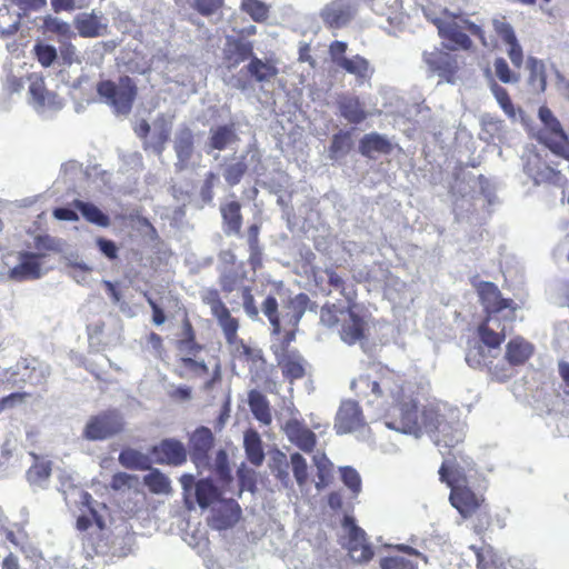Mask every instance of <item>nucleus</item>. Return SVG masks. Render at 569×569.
<instances>
[{
    "mask_svg": "<svg viewBox=\"0 0 569 569\" xmlns=\"http://www.w3.org/2000/svg\"><path fill=\"white\" fill-rule=\"evenodd\" d=\"M119 500H76L71 508L74 528L89 557L124 558L136 543V532L127 522L114 525Z\"/></svg>",
    "mask_w": 569,
    "mask_h": 569,
    "instance_id": "1",
    "label": "nucleus"
},
{
    "mask_svg": "<svg viewBox=\"0 0 569 569\" xmlns=\"http://www.w3.org/2000/svg\"><path fill=\"white\" fill-rule=\"evenodd\" d=\"M351 389L360 397H373L387 406L386 426L402 433L419 436L421 425L418 403L405 390L403 379L395 371L380 369L376 377L360 375L351 382Z\"/></svg>",
    "mask_w": 569,
    "mask_h": 569,
    "instance_id": "2",
    "label": "nucleus"
},
{
    "mask_svg": "<svg viewBox=\"0 0 569 569\" xmlns=\"http://www.w3.org/2000/svg\"><path fill=\"white\" fill-rule=\"evenodd\" d=\"M201 300L210 308L212 317L222 330L227 345L231 347L232 356L246 361L249 365L250 373L254 378L267 375V361L262 351L251 348L238 337L239 320L231 315L229 308L222 301L219 290L216 288L206 289L201 293Z\"/></svg>",
    "mask_w": 569,
    "mask_h": 569,
    "instance_id": "3",
    "label": "nucleus"
},
{
    "mask_svg": "<svg viewBox=\"0 0 569 569\" xmlns=\"http://www.w3.org/2000/svg\"><path fill=\"white\" fill-rule=\"evenodd\" d=\"M430 21L436 26L439 37L446 41L445 44L449 50H469L472 47L469 34L477 37L482 46H488L481 27L463 14L452 13L446 9L441 17L432 18Z\"/></svg>",
    "mask_w": 569,
    "mask_h": 569,
    "instance_id": "4",
    "label": "nucleus"
},
{
    "mask_svg": "<svg viewBox=\"0 0 569 569\" xmlns=\"http://www.w3.org/2000/svg\"><path fill=\"white\" fill-rule=\"evenodd\" d=\"M212 471L217 477L218 482L221 483V489L224 492L242 495L249 492L251 495L256 491L257 472L244 465L237 470V480L231 475L229 465V457L224 449H219L213 459Z\"/></svg>",
    "mask_w": 569,
    "mask_h": 569,
    "instance_id": "5",
    "label": "nucleus"
},
{
    "mask_svg": "<svg viewBox=\"0 0 569 569\" xmlns=\"http://www.w3.org/2000/svg\"><path fill=\"white\" fill-rule=\"evenodd\" d=\"M97 93L116 114H129L138 96V88L129 76L119 77L118 81L101 80L97 83Z\"/></svg>",
    "mask_w": 569,
    "mask_h": 569,
    "instance_id": "6",
    "label": "nucleus"
},
{
    "mask_svg": "<svg viewBox=\"0 0 569 569\" xmlns=\"http://www.w3.org/2000/svg\"><path fill=\"white\" fill-rule=\"evenodd\" d=\"M184 508L191 511L198 505L201 510H209L207 523L210 528L222 531L234 527L242 516L237 500H183Z\"/></svg>",
    "mask_w": 569,
    "mask_h": 569,
    "instance_id": "7",
    "label": "nucleus"
},
{
    "mask_svg": "<svg viewBox=\"0 0 569 569\" xmlns=\"http://www.w3.org/2000/svg\"><path fill=\"white\" fill-rule=\"evenodd\" d=\"M341 527L343 530L342 543L343 548L348 551L350 558L359 563L370 561L375 551L371 543L368 540L366 531L359 527L352 515H345L341 520Z\"/></svg>",
    "mask_w": 569,
    "mask_h": 569,
    "instance_id": "8",
    "label": "nucleus"
},
{
    "mask_svg": "<svg viewBox=\"0 0 569 569\" xmlns=\"http://www.w3.org/2000/svg\"><path fill=\"white\" fill-rule=\"evenodd\" d=\"M535 348L525 338L517 336L506 345L505 358L508 366H495L491 368V375L496 380L503 382L515 376L513 367L525 365L533 355Z\"/></svg>",
    "mask_w": 569,
    "mask_h": 569,
    "instance_id": "9",
    "label": "nucleus"
},
{
    "mask_svg": "<svg viewBox=\"0 0 569 569\" xmlns=\"http://www.w3.org/2000/svg\"><path fill=\"white\" fill-rule=\"evenodd\" d=\"M216 438L210 428L200 426L196 428L188 440V455L190 460L200 471L202 469H211L213 462H210V452L214 447Z\"/></svg>",
    "mask_w": 569,
    "mask_h": 569,
    "instance_id": "10",
    "label": "nucleus"
},
{
    "mask_svg": "<svg viewBox=\"0 0 569 569\" xmlns=\"http://www.w3.org/2000/svg\"><path fill=\"white\" fill-rule=\"evenodd\" d=\"M123 428L121 415L117 410H107L89 419L83 436L88 440H104L120 433Z\"/></svg>",
    "mask_w": 569,
    "mask_h": 569,
    "instance_id": "11",
    "label": "nucleus"
},
{
    "mask_svg": "<svg viewBox=\"0 0 569 569\" xmlns=\"http://www.w3.org/2000/svg\"><path fill=\"white\" fill-rule=\"evenodd\" d=\"M477 292L483 306L486 317H495L505 309H509L510 319L515 318L517 306L511 299L503 298L499 288L489 281H481L477 286Z\"/></svg>",
    "mask_w": 569,
    "mask_h": 569,
    "instance_id": "12",
    "label": "nucleus"
},
{
    "mask_svg": "<svg viewBox=\"0 0 569 569\" xmlns=\"http://www.w3.org/2000/svg\"><path fill=\"white\" fill-rule=\"evenodd\" d=\"M152 460L157 465L179 467L187 462L188 451L184 445L174 438L162 439L149 450Z\"/></svg>",
    "mask_w": 569,
    "mask_h": 569,
    "instance_id": "13",
    "label": "nucleus"
},
{
    "mask_svg": "<svg viewBox=\"0 0 569 569\" xmlns=\"http://www.w3.org/2000/svg\"><path fill=\"white\" fill-rule=\"evenodd\" d=\"M366 426L361 407L356 400L341 401L335 417L333 428L338 435L358 431Z\"/></svg>",
    "mask_w": 569,
    "mask_h": 569,
    "instance_id": "14",
    "label": "nucleus"
},
{
    "mask_svg": "<svg viewBox=\"0 0 569 569\" xmlns=\"http://www.w3.org/2000/svg\"><path fill=\"white\" fill-rule=\"evenodd\" d=\"M556 164L547 163L536 154L533 159L528 160L525 171L533 180L535 184H551L565 188L568 186V179L561 170L556 168Z\"/></svg>",
    "mask_w": 569,
    "mask_h": 569,
    "instance_id": "15",
    "label": "nucleus"
},
{
    "mask_svg": "<svg viewBox=\"0 0 569 569\" xmlns=\"http://www.w3.org/2000/svg\"><path fill=\"white\" fill-rule=\"evenodd\" d=\"M439 479L450 488L449 498H476L463 470L452 463L442 462Z\"/></svg>",
    "mask_w": 569,
    "mask_h": 569,
    "instance_id": "16",
    "label": "nucleus"
},
{
    "mask_svg": "<svg viewBox=\"0 0 569 569\" xmlns=\"http://www.w3.org/2000/svg\"><path fill=\"white\" fill-rule=\"evenodd\" d=\"M46 257L43 252H19V263L8 272L10 280L21 282L29 279H39L41 272V259Z\"/></svg>",
    "mask_w": 569,
    "mask_h": 569,
    "instance_id": "17",
    "label": "nucleus"
},
{
    "mask_svg": "<svg viewBox=\"0 0 569 569\" xmlns=\"http://www.w3.org/2000/svg\"><path fill=\"white\" fill-rule=\"evenodd\" d=\"M539 119L543 123V128L539 130L538 140L550 150V143H566L569 141L567 133L563 131L561 123L553 116L548 107L539 108Z\"/></svg>",
    "mask_w": 569,
    "mask_h": 569,
    "instance_id": "18",
    "label": "nucleus"
},
{
    "mask_svg": "<svg viewBox=\"0 0 569 569\" xmlns=\"http://www.w3.org/2000/svg\"><path fill=\"white\" fill-rule=\"evenodd\" d=\"M492 24L497 36L507 46V54L512 66L519 70L523 64L525 54L512 26L503 19H495Z\"/></svg>",
    "mask_w": 569,
    "mask_h": 569,
    "instance_id": "19",
    "label": "nucleus"
},
{
    "mask_svg": "<svg viewBox=\"0 0 569 569\" xmlns=\"http://www.w3.org/2000/svg\"><path fill=\"white\" fill-rule=\"evenodd\" d=\"M282 430L288 440L300 450L310 453L316 448L317 436L303 421L296 418L288 419Z\"/></svg>",
    "mask_w": 569,
    "mask_h": 569,
    "instance_id": "20",
    "label": "nucleus"
},
{
    "mask_svg": "<svg viewBox=\"0 0 569 569\" xmlns=\"http://www.w3.org/2000/svg\"><path fill=\"white\" fill-rule=\"evenodd\" d=\"M423 60L433 72H437L448 82H453L459 70V64L455 56L436 49L431 52H425Z\"/></svg>",
    "mask_w": 569,
    "mask_h": 569,
    "instance_id": "21",
    "label": "nucleus"
},
{
    "mask_svg": "<svg viewBox=\"0 0 569 569\" xmlns=\"http://www.w3.org/2000/svg\"><path fill=\"white\" fill-rule=\"evenodd\" d=\"M254 56L253 43L240 38L228 37L223 49V64L228 70L236 69L240 63Z\"/></svg>",
    "mask_w": 569,
    "mask_h": 569,
    "instance_id": "22",
    "label": "nucleus"
},
{
    "mask_svg": "<svg viewBox=\"0 0 569 569\" xmlns=\"http://www.w3.org/2000/svg\"><path fill=\"white\" fill-rule=\"evenodd\" d=\"M180 483L183 489L184 498H189L194 490V498H221L224 491L219 486L214 485L211 478H203L196 481L194 477L190 473H184L180 478Z\"/></svg>",
    "mask_w": 569,
    "mask_h": 569,
    "instance_id": "23",
    "label": "nucleus"
},
{
    "mask_svg": "<svg viewBox=\"0 0 569 569\" xmlns=\"http://www.w3.org/2000/svg\"><path fill=\"white\" fill-rule=\"evenodd\" d=\"M347 318L343 319L339 330L340 338L348 345H355L366 337L367 322L353 308H346Z\"/></svg>",
    "mask_w": 569,
    "mask_h": 569,
    "instance_id": "24",
    "label": "nucleus"
},
{
    "mask_svg": "<svg viewBox=\"0 0 569 569\" xmlns=\"http://www.w3.org/2000/svg\"><path fill=\"white\" fill-rule=\"evenodd\" d=\"M320 17L326 27L340 29L351 20L350 3L347 0H333L321 10Z\"/></svg>",
    "mask_w": 569,
    "mask_h": 569,
    "instance_id": "25",
    "label": "nucleus"
},
{
    "mask_svg": "<svg viewBox=\"0 0 569 569\" xmlns=\"http://www.w3.org/2000/svg\"><path fill=\"white\" fill-rule=\"evenodd\" d=\"M173 373L180 379H199L208 376L209 367L204 360H197L190 355H179L176 359Z\"/></svg>",
    "mask_w": 569,
    "mask_h": 569,
    "instance_id": "26",
    "label": "nucleus"
},
{
    "mask_svg": "<svg viewBox=\"0 0 569 569\" xmlns=\"http://www.w3.org/2000/svg\"><path fill=\"white\" fill-rule=\"evenodd\" d=\"M274 357L284 379L293 382L305 377V359L299 351L276 353Z\"/></svg>",
    "mask_w": 569,
    "mask_h": 569,
    "instance_id": "27",
    "label": "nucleus"
},
{
    "mask_svg": "<svg viewBox=\"0 0 569 569\" xmlns=\"http://www.w3.org/2000/svg\"><path fill=\"white\" fill-rule=\"evenodd\" d=\"M74 28L82 38H97L107 33L108 26L101 17L92 12L79 13L73 20Z\"/></svg>",
    "mask_w": 569,
    "mask_h": 569,
    "instance_id": "28",
    "label": "nucleus"
},
{
    "mask_svg": "<svg viewBox=\"0 0 569 569\" xmlns=\"http://www.w3.org/2000/svg\"><path fill=\"white\" fill-rule=\"evenodd\" d=\"M176 348L179 355H190L193 357H197L204 348L203 345L198 342L196 330L188 316L182 319L181 332L176 341Z\"/></svg>",
    "mask_w": 569,
    "mask_h": 569,
    "instance_id": "29",
    "label": "nucleus"
},
{
    "mask_svg": "<svg viewBox=\"0 0 569 569\" xmlns=\"http://www.w3.org/2000/svg\"><path fill=\"white\" fill-rule=\"evenodd\" d=\"M337 103L341 117L349 123L359 124L368 117V112L359 97L342 96Z\"/></svg>",
    "mask_w": 569,
    "mask_h": 569,
    "instance_id": "30",
    "label": "nucleus"
},
{
    "mask_svg": "<svg viewBox=\"0 0 569 569\" xmlns=\"http://www.w3.org/2000/svg\"><path fill=\"white\" fill-rule=\"evenodd\" d=\"M223 231L226 234H237L241 232L243 217L239 201H229L220 206Z\"/></svg>",
    "mask_w": 569,
    "mask_h": 569,
    "instance_id": "31",
    "label": "nucleus"
},
{
    "mask_svg": "<svg viewBox=\"0 0 569 569\" xmlns=\"http://www.w3.org/2000/svg\"><path fill=\"white\" fill-rule=\"evenodd\" d=\"M339 67L348 73L353 74L359 84L369 82L375 72V69L370 66V62L360 54H356L348 59H340Z\"/></svg>",
    "mask_w": 569,
    "mask_h": 569,
    "instance_id": "32",
    "label": "nucleus"
},
{
    "mask_svg": "<svg viewBox=\"0 0 569 569\" xmlns=\"http://www.w3.org/2000/svg\"><path fill=\"white\" fill-rule=\"evenodd\" d=\"M359 151L363 157L373 158L375 153L389 154L392 151V144L386 137L371 132L360 139Z\"/></svg>",
    "mask_w": 569,
    "mask_h": 569,
    "instance_id": "33",
    "label": "nucleus"
},
{
    "mask_svg": "<svg viewBox=\"0 0 569 569\" xmlns=\"http://www.w3.org/2000/svg\"><path fill=\"white\" fill-rule=\"evenodd\" d=\"M470 549L476 555L477 569H507L503 559L498 555L492 546L488 543H483L481 547L472 545L470 546Z\"/></svg>",
    "mask_w": 569,
    "mask_h": 569,
    "instance_id": "34",
    "label": "nucleus"
},
{
    "mask_svg": "<svg viewBox=\"0 0 569 569\" xmlns=\"http://www.w3.org/2000/svg\"><path fill=\"white\" fill-rule=\"evenodd\" d=\"M121 466L132 470H151L152 457L132 448L123 449L118 457Z\"/></svg>",
    "mask_w": 569,
    "mask_h": 569,
    "instance_id": "35",
    "label": "nucleus"
},
{
    "mask_svg": "<svg viewBox=\"0 0 569 569\" xmlns=\"http://www.w3.org/2000/svg\"><path fill=\"white\" fill-rule=\"evenodd\" d=\"M248 405L253 417L263 425H270L272 415L270 405L266 396L259 390H250L248 393Z\"/></svg>",
    "mask_w": 569,
    "mask_h": 569,
    "instance_id": "36",
    "label": "nucleus"
},
{
    "mask_svg": "<svg viewBox=\"0 0 569 569\" xmlns=\"http://www.w3.org/2000/svg\"><path fill=\"white\" fill-rule=\"evenodd\" d=\"M526 68L529 71L528 84L537 92H543L547 88L545 62L536 57L529 56L526 60Z\"/></svg>",
    "mask_w": 569,
    "mask_h": 569,
    "instance_id": "37",
    "label": "nucleus"
},
{
    "mask_svg": "<svg viewBox=\"0 0 569 569\" xmlns=\"http://www.w3.org/2000/svg\"><path fill=\"white\" fill-rule=\"evenodd\" d=\"M237 140L238 136L234 130V124H222L210 130L209 147L213 150L221 151Z\"/></svg>",
    "mask_w": 569,
    "mask_h": 569,
    "instance_id": "38",
    "label": "nucleus"
},
{
    "mask_svg": "<svg viewBox=\"0 0 569 569\" xmlns=\"http://www.w3.org/2000/svg\"><path fill=\"white\" fill-rule=\"evenodd\" d=\"M243 447L250 463L257 467L261 466L264 460V451L261 438L256 430L250 429L246 431Z\"/></svg>",
    "mask_w": 569,
    "mask_h": 569,
    "instance_id": "39",
    "label": "nucleus"
},
{
    "mask_svg": "<svg viewBox=\"0 0 569 569\" xmlns=\"http://www.w3.org/2000/svg\"><path fill=\"white\" fill-rule=\"evenodd\" d=\"M72 207L78 209L88 222L102 228L110 226L111 221L109 216L102 212L93 203L76 199L72 201Z\"/></svg>",
    "mask_w": 569,
    "mask_h": 569,
    "instance_id": "40",
    "label": "nucleus"
},
{
    "mask_svg": "<svg viewBox=\"0 0 569 569\" xmlns=\"http://www.w3.org/2000/svg\"><path fill=\"white\" fill-rule=\"evenodd\" d=\"M495 317H485V319L477 328V333L481 342L490 349L499 348L507 336L505 327H502L500 331H495L490 328L489 323Z\"/></svg>",
    "mask_w": 569,
    "mask_h": 569,
    "instance_id": "41",
    "label": "nucleus"
},
{
    "mask_svg": "<svg viewBox=\"0 0 569 569\" xmlns=\"http://www.w3.org/2000/svg\"><path fill=\"white\" fill-rule=\"evenodd\" d=\"M352 149V139L350 130H340L335 133L331 138L329 146V157L332 160H337L341 157L347 156Z\"/></svg>",
    "mask_w": 569,
    "mask_h": 569,
    "instance_id": "42",
    "label": "nucleus"
},
{
    "mask_svg": "<svg viewBox=\"0 0 569 569\" xmlns=\"http://www.w3.org/2000/svg\"><path fill=\"white\" fill-rule=\"evenodd\" d=\"M248 72L258 81L266 82L278 74V68L253 56L247 64Z\"/></svg>",
    "mask_w": 569,
    "mask_h": 569,
    "instance_id": "43",
    "label": "nucleus"
},
{
    "mask_svg": "<svg viewBox=\"0 0 569 569\" xmlns=\"http://www.w3.org/2000/svg\"><path fill=\"white\" fill-rule=\"evenodd\" d=\"M194 137L190 128H181L176 136L174 151L181 161L189 160L193 151Z\"/></svg>",
    "mask_w": 569,
    "mask_h": 569,
    "instance_id": "44",
    "label": "nucleus"
},
{
    "mask_svg": "<svg viewBox=\"0 0 569 569\" xmlns=\"http://www.w3.org/2000/svg\"><path fill=\"white\" fill-rule=\"evenodd\" d=\"M143 482L152 493L169 495L171 492L169 478L158 469H152L146 475Z\"/></svg>",
    "mask_w": 569,
    "mask_h": 569,
    "instance_id": "45",
    "label": "nucleus"
},
{
    "mask_svg": "<svg viewBox=\"0 0 569 569\" xmlns=\"http://www.w3.org/2000/svg\"><path fill=\"white\" fill-rule=\"evenodd\" d=\"M313 460L317 467L316 487L318 489L326 488L333 479V465L325 455L315 456Z\"/></svg>",
    "mask_w": 569,
    "mask_h": 569,
    "instance_id": "46",
    "label": "nucleus"
},
{
    "mask_svg": "<svg viewBox=\"0 0 569 569\" xmlns=\"http://www.w3.org/2000/svg\"><path fill=\"white\" fill-rule=\"evenodd\" d=\"M34 462L27 471V479L31 485H41L51 475V462L40 461L37 455H32Z\"/></svg>",
    "mask_w": 569,
    "mask_h": 569,
    "instance_id": "47",
    "label": "nucleus"
},
{
    "mask_svg": "<svg viewBox=\"0 0 569 569\" xmlns=\"http://www.w3.org/2000/svg\"><path fill=\"white\" fill-rule=\"evenodd\" d=\"M140 486L139 477L126 472H117L112 476L110 488L122 493L138 491Z\"/></svg>",
    "mask_w": 569,
    "mask_h": 569,
    "instance_id": "48",
    "label": "nucleus"
},
{
    "mask_svg": "<svg viewBox=\"0 0 569 569\" xmlns=\"http://www.w3.org/2000/svg\"><path fill=\"white\" fill-rule=\"evenodd\" d=\"M419 420L421 430L425 429L427 432H436L439 430L445 418L438 408L429 406L422 409Z\"/></svg>",
    "mask_w": 569,
    "mask_h": 569,
    "instance_id": "49",
    "label": "nucleus"
},
{
    "mask_svg": "<svg viewBox=\"0 0 569 569\" xmlns=\"http://www.w3.org/2000/svg\"><path fill=\"white\" fill-rule=\"evenodd\" d=\"M241 10L256 22H264L269 17V7L260 0H242Z\"/></svg>",
    "mask_w": 569,
    "mask_h": 569,
    "instance_id": "50",
    "label": "nucleus"
},
{
    "mask_svg": "<svg viewBox=\"0 0 569 569\" xmlns=\"http://www.w3.org/2000/svg\"><path fill=\"white\" fill-rule=\"evenodd\" d=\"M340 478L345 487L352 496H358L361 492L362 480L359 472L352 467H341Z\"/></svg>",
    "mask_w": 569,
    "mask_h": 569,
    "instance_id": "51",
    "label": "nucleus"
},
{
    "mask_svg": "<svg viewBox=\"0 0 569 569\" xmlns=\"http://www.w3.org/2000/svg\"><path fill=\"white\" fill-rule=\"evenodd\" d=\"M43 29L46 32L54 33L62 39H70L73 36L68 22L51 16L44 18Z\"/></svg>",
    "mask_w": 569,
    "mask_h": 569,
    "instance_id": "52",
    "label": "nucleus"
},
{
    "mask_svg": "<svg viewBox=\"0 0 569 569\" xmlns=\"http://www.w3.org/2000/svg\"><path fill=\"white\" fill-rule=\"evenodd\" d=\"M346 309L339 308L336 303H325L320 309V321L327 328H335L340 322V315H345Z\"/></svg>",
    "mask_w": 569,
    "mask_h": 569,
    "instance_id": "53",
    "label": "nucleus"
},
{
    "mask_svg": "<svg viewBox=\"0 0 569 569\" xmlns=\"http://www.w3.org/2000/svg\"><path fill=\"white\" fill-rule=\"evenodd\" d=\"M493 68L496 77L502 83H518L520 80V73L518 71H512L508 64V62L499 57L493 61Z\"/></svg>",
    "mask_w": 569,
    "mask_h": 569,
    "instance_id": "54",
    "label": "nucleus"
},
{
    "mask_svg": "<svg viewBox=\"0 0 569 569\" xmlns=\"http://www.w3.org/2000/svg\"><path fill=\"white\" fill-rule=\"evenodd\" d=\"M290 463L297 483L301 488L307 486L309 481V475L306 459L299 452H295L290 456Z\"/></svg>",
    "mask_w": 569,
    "mask_h": 569,
    "instance_id": "55",
    "label": "nucleus"
},
{
    "mask_svg": "<svg viewBox=\"0 0 569 569\" xmlns=\"http://www.w3.org/2000/svg\"><path fill=\"white\" fill-rule=\"evenodd\" d=\"M308 302L309 297L306 293H299L293 299L288 301L287 307L291 309V312L288 313V316H290V323L292 326L298 325L307 309Z\"/></svg>",
    "mask_w": 569,
    "mask_h": 569,
    "instance_id": "56",
    "label": "nucleus"
},
{
    "mask_svg": "<svg viewBox=\"0 0 569 569\" xmlns=\"http://www.w3.org/2000/svg\"><path fill=\"white\" fill-rule=\"evenodd\" d=\"M262 312L270 321L273 332L279 333L281 330L280 315L278 311V301L273 296H268L262 302Z\"/></svg>",
    "mask_w": 569,
    "mask_h": 569,
    "instance_id": "57",
    "label": "nucleus"
},
{
    "mask_svg": "<svg viewBox=\"0 0 569 569\" xmlns=\"http://www.w3.org/2000/svg\"><path fill=\"white\" fill-rule=\"evenodd\" d=\"M491 92L493 93L497 102L509 117L516 116L515 106L506 88L501 87L497 82H492L490 86Z\"/></svg>",
    "mask_w": 569,
    "mask_h": 569,
    "instance_id": "58",
    "label": "nucleus"
},
{
    "mask_svg": "<svg viewBox=\"0 0 569 569\" xmlns=\"http://www.w3.org/2000/svg\"><path fill=\"white\" fill-rule=\"evenodd\" d=\"M247 171H248V166H247L244 159L242 158L241 160L237 161L236 163L229 164L223 171V177H224V180L227 181V183L229 186L233 187L242 180V178L247 173Z\"/></svg>",
    "mask_w": 569,
    "mask_h": 569,
    "instance_id": "59",
    "label": "nucleus"
},
{
    "mask_svg": "<svg viewBox=\"0 0 569 569\" xmlns=\"http://www.w3.org/2000/svg\"><path fill=\"white\" fill-rule=\"evenodd\" d=\"M381 569H417V563L402 556H388L380 560Z\"/></svg>",
    "mask_w": 569,
    "mask_h": 569,
    "instance_id": "60",
    "label": "nucleus"
},
{
    "mask_svg": "<svg viewBox=\"0 0 569 569\" xmlns=\"http://www.w3.org/2000/svg\"><path fill=\"white\" fill-rule=\"evenodd\" d=\"M224 4V0H193L192 8L203 17L218 12Z\"/></svg>",
    "mask_w": 569,
    "mask_h": 569,
    "instance_id": "61",
    "label": "nucleus"
},
{
    "mask_svg": "<svg viewBox=\"0 0 569 569\" xmlns=\"http://www.w3.org/2000/svg\"><path fill=\"white\" fill-rule=\"evenodd\" d=\"M34 53L42 67H50L57 59V50L49 44H36Z\"/></svg>",
    "mask_w": 569,
    "mask_h": 569,
    "instance_id": "62",
    "label": "nucleus"
},
{
    "mask_svg": "<svg viewBox=\"0 0 569 569\" xmlns=\"http://www.w3.org/2000/svg\"><path fill=\"white\" fill-rule=\"evenodd\" d=\"M451 505L462 515L468 518L477 515L480 509V502L483 500H450Z\"/></svg>",
    "mask_w": 569,
    "mask_h": 569,
    "instance_id": "63",
    "label": "nucleus"
},
{
    "mask_svg": "<svg viewBox=\"0 0 569 569\" xmlns=\"http://www.w3.org/2000/svg\"><path fill=\"white\" fill-rule=\"evenodd\" d=\"M218 180V176L209 171L206 173L203 183L201 186L200 196L204 202H211L213 199V188Z\"/></svg>",
    "mask_w": 569,
    "mask_h": 569,
    "instance_id": "64",
    "label": "nucleus"
}]
</instances>
